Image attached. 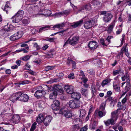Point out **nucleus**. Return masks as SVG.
Returning a JSON list of instances; mask_svg holds the SVG:
<instances>
[{
	"label": "nucleus",
	"instance_id": "obj_1",
	"mask_svg": "<svg viewBox=\"0 0 131 131\" xmlns=\"http://www.w3.org/2000/svg\"><path fill=\"white\" fill-rule=\"evenodd\" d=\"M69 104L70 107L71 108H78L80 106V101L78 100H71L69 101Z\"/></svg>",
	"mask_w": 131,
	"mask_h": 131
},
{
	"label": "nucleus",
	"instance_id": "obj_2",
	"mask_svg": "<svg viewBox=\"0 0 131 131\" xmlns=\"http://www.w3.org/2000/svg\"><path fill=\"white\" fill-rule=\"evenodd\" d=\"M45 92L42 86H39L34 94L35 96L36 97H40L43 96Z\"/></svg>",
	"mask_w": 131,
	"mask_h": 131
},
{
	"label": "nucleus",
	"instance_id": "obj_3",
	"mask_svg": "<svg viewBox=\"0 0 131 131\" xmlns=\"http://www.w3.org/2000/svg\"><path fill=\"white\" fill-rule=\"evenodd\" d=\"M54 113L55 114L57 113L61 114L67 118L71 117L72 116V114L70 111L67 110H65L63 109L60 110L59 112H57L56 113L55 112Z\"/></svg>",
	"mask_w": 131,
	"mask_h": 131
},
{
	"label": "nucleus",
	"instance_id": "obj_4",
	"mask_svg": "<svg viewBox=\"0 0 131 131\" xmlns=\"http://www.w3.org/2000/svg\"><path fill=\"white\" fill-rule=\"evenodd\" d=\"M21 95V93L20 92L14 93L10 97V100L13 102H15L18 100H19L20 96Z\"/></svg>",
	"mask_w": 131,
	"mask_h": 131
},
{
	"label": "nucleus",
	"instance_id": "obj_5",
	"mask_svg": "<svg viewBox=\"0 0 131 131\" xmlns=\"http://www.w3.org/2000/svg\"><path fill=\"white\" fill-rule=\"evenodd\" d=\"M22 35V32L21 31H19L11 36L10 37V39L11 40L14 41L20 38Z\"/></svg>",
	"mask_w": 131,
	"mask_h": 131
},
{
	"label": "nucleus",
	"instance_id": "obj_6",
	"mask_svg": "<svg viewBox=\"0 0 131 131\" xmlns=\"http://www.w3.org/2000/svg\"><path fill=\"white\" fill-rule=\"evenodd\" d=\"M88 18V17H85L79 21L73 22L72 23V24L71 25V26L72 27L74 28H75L78 27L80 26L83 23V21H84L86 20H87V19Z\"/></svg>",
	"mask_w": 131,
	"mask_h": 131
},
{
	"label": "nucleus",
	"instance_id": "obj_7",
	"mask_svg": "<svg viewBox=\"0 0 131 131\" xmlns=\"http://www.w3.org/2000/svg\"><path fill=\"white\" fill-rule=\"evenodd\" d=\"M20 120V118L19 115L17 114L14 115L10 120V122L15 124L18 123Z\"/></svg>",
	"mask_w": 131,
	"mask_h": 131
},
{
	"label": "nucleus",
	"instance_id": "obj_8",
	"mask_svg": "<svg viewBox=\"0 0 131 131\" xmlns=\"http://www.w3.org/2000/svg\"><path fill=\"white\" fill-rule=\"evenodd\" d=\"M64 90L67 93L72 94L74 92V88L73 86L70 85H66L64 86Z\"/></svg>",
	"mask_w": 131,
	"mask_h": 131
},
{
	"label": "nucleus",
	"instance_id": "obj_9",
	"mask_svg": "<svg viewBox=\"0 0 131 131\" xmlns=\"http://www.w3.org/2000/svg\"><path fill=\"white\" fill-rule=\"evenodd\" d=\"M98 46V43L95 41H90L89 42L88 47L90 49L94 50Z\"/></svg>",
	"mask_w": 131,
	"mask_h": 131
},
{
	"label": "nucleus",
	"instance_id": "obj_10",
	"mask_svg": "<svg viewBox=\"0 0 131 131\" xmlns=\"http://www.w3.org/2000/svg\"><path fill=\"white\" fill-rule=\"evenodd\" d=\"M54 90L56 95H61L63 93V91L61 86L59 85H56L54 86Z\"/></svg>",
	"mask_w": 131,
	"mask_h": 131
},
{
	"label": "nucleus",
	"instance_id": "obj_11",
	"mask_svg": "<svg viewBox=\"0 0 131 131\" xmlns=\"http://www.w3.org/2000/svg\"><path fill=\"white\" fill-rule=\"evenodd\" d=\"M60 102L58 100L53 101V103L51 105L52 109L54 111H58L59 109Z\"/></svg>",
	"mask_w": 131,
	"mask_h": 131
},
{
	"label": "nucleus",
	"instance_id": "obj_12",
	"mask_svg": "<svg viewBox=\"0 0 131 131\" xmlns=\"http://www.w3.org/2000/svg\"><path fill=\"white\" fill-rule=\"evenodd\" d=\"M51 14V11L48 10H40L38 15H43L45 17L49 16Z\"/></svg>",
	"mask_w": 131,
	"mask_h": 131
},
{
	"label": "nucleus",
	"instance_id": "obj_13",
	"mask_svg": "<svg viewBox=\"0 0 131 131\" xmlns=\"http://www.w3.org/2000/svg\"><path fill=\"white\" fill-rule=\"evenodd\" d=\"M112 17L113 15L111 14L107 13L104 16L103 20L105 22H108L111 20Z\"/></svg>",
	"mask_w": 131,
	"mask_h": 131
},
{
	"label": "nucleus",
	"instance_id": "obj_14",
	"mask_svg": "<svg viewBox=\"0 0 131 131\" xmlns=\"http://www.w3.org/2000/svg\"><path fill=\"white\" fill-rule=\"evenodd\" d=\"M121 108H118L117 110L111 113V118L115 122L117 118L118 111L121 110Z\"/></svg>",
	"mask_w": 131,
	"mask_h": 131
},
{
	"label": "nucleus",
	"instance_id": "obj_15",
	"mask_svg": "<svg viewBox=\"0 0 131 131\" xmlns=\"http://www.w3.org/2000/svg\"><path fill=\"white\" fill-rule=\"evenodd\" d=\"M93 22L94 21L92 20L85 22L84 26V27L87 29L90 28L92 26Z\"/></svg>",
	"mask_w": 131,
	"mask_h": 131
},
{
	"label": "nucleus",
	"instance_id": "obj_16",
	"mask_svg": "<svg viewBox=\"0 0 131 131\" xmlns=\"http://www.w3.org/2000/svg\"><path fill=\"white\" fill-rule=\"evenodd\" d=\"M70 11L69 10H65L63 11L55 13L54 15L57 17H61V16L67 15L69 14Z\"/></svg>",
	"mask_w": 131,
	"mask_h": 131
},
{
	"label": "nucleus",
	"instance_id": "obj_17",
	"mask_svg": "<svg viewBox=\"0 0 131 131\" xmlns=\"http://www.w3.org/2000/svg\"><path fill=\"white\" fill-rule=\"evenodd\" d=\"M29 97L28 95L26 94L22 93L20 96L19 100L24 102H27L29 99Z\"/></svg>",
	"mask_w": 131,
	"mask_h": 131
},
{
	"label": "nucleus",
	"instance_id": "obj_18",
	"mask_svg": "<svg viewBox=\"0 0 131 131\" xmlns=\"http://www.w3.org/2000/svg\"><path fill=\"white\" fill-rule=\"evenodd\" d=\"M71 97L75 100H79L81 97V95L78 92H74L71 95Z\"/></svg>",
	"mask_w": 131,
	"mask_h": 131
},
{
	"label": "nucleus",
	"instance_id": "obj_19",
	"mask_svg": "<svg viewBox=\"0 0 131 131\" xmlns=\"http://www.w3.org/2000/svg\"><path fill=\"white\" fill-rule=\"evenodd\" d=\"M79 39L78 36H76L73 37L71 39H70V44L72 46L75 45L77 43V42Z\"/></svg>",
	"mask_w": 131,
	"mask_h": 131
},
{
	"label": "nucleus",
	"instance_id": "obj_20",
	"mask_svg": "<svg viewBox=\"0 0 131 131\" xmlns=\"http://www.w3.org/2000/svg\"><path fill=\"white\" fill-rule=\"evenodd\" d=\"M52 117L51 116H46L44 119V124L46 126H47L50 123Z\"/></svg>",
	"mask_w": 131,
	"mask_h": 131
},
{
	"label": "nucleus",
	"instance_id": "obj_21",
	"mask_svg": "<svg viewBox=\"0 0 131 131\" xmlns=\"http://www.w3.org/2000/svg\"><path fill=\"white\" fill-rule=\"evenodd\" d=\"M22 18L16 14L12 18V20L14 23H17L20 21Z\"/></svg>",
	"mask_w": 131,
	"mask_h": 131
},
{
	"label": "nucleus",
	"instance_id": "obj_22",
	"mask_svg": "<svg viewBox=\"0 0 131 131\" xmlns=\"http://www.w3.org/2000/svg\"><path fill=\"white\" fill-rule=\"evenodd\" d=\"M115 122L114 120L111 118L108 119L106 121H104V122L107 126H109L110 124L111 125H113L115 123Z\"/></svg>",
	"mask_w": 131,
	"mask_h": 131
},
{
	"label": "nucleus",
	"instance_id": "obj_23",
	"mask_svg": "<svg viewBox=\"0 0 131 131\" xmlns=\"http://www.w3.org/2000/svg\"><path fill=\"white\" fill-rule=\"evenodd\" d=\"M64 26V24L63 23L60 24H57L54 25L53 27V30H57V28L58 29H61Z\"/></svg>",
	"mask_w": 131,
	"mask_h": 131
},
{
	"label": "nucleus",
	"instance_id": "obj_24",
	"mask_svg": "<svg viewBox=\"0 0 131 131\" xmlns=\"http://www.w3.org/2000/svg\"><path fill=\"white\" fill-rule=\"evenodd\" d=\"M44 117L42 114H39L37 119V122L39 123H40L43 122L44 120Z\"/></svg>",
	"mask_w": 131,
	"mask_h": 131
},
{
	"label": "nucleus",
	"instance_id": "obj_25",
	"mask_svg": "<svg viewBox=\"0 0 131 131\" xmlns=\"http://www.w3.org/2000/svg\"><path fill=\"white\" fill-rule=\"evenodd\" d=\"M91 7L90 4H88L84 6H83V8L82 9H80L79 10V11H81L82 10L84 9H86L87 10H90Z\"/></svg>",
	"mask_w": 131,
	"mask_h": 131
},
{
	"label": "nucleus",
	"instance_id": "obj_26",
	"mask_svg": "<svg viewBox=\"0 0 131 131\" xmlns=\"http://www.w3.org/2000/svg\"><path fill=\"white\" fill-rule=\"evenodd\" d=\"M88 91L87 89L82 88L81 91V93L84 96L87 97L88 96Z\"/></svg>",
	"mask_w": 131,
	"mask_h": 131
},
{
	"label": "nucleus",
	"instance_id": "obj_27",
	"mask_svg": "<svg viewBox=\"0 0 131 131\" xmlns=\"http://www.w3.org/2000/svg\"><path fill=\"white\" fill-rule=\"evenodd\" d=\"M56 54L55 51L52 50H50L47 54V57L49 58L52 57L53 55Z\"/></svg>",
	"mask_w": 131,
	"mask_h": 131
},
{
	"label": "nucleus",
	"instance_id": "obj_28",
	"mask_svg": "<svg viewBox=\"0 0 131 131\" xmlns=\"http://www.w3.org/2000/svg\"><path fill=\"white\" fill-rule=\"evenodd\" d=\"M80 112V117L81 118H82L84 117L86 114V112L84 109H81L79 110Z\"/></svg>",
	"mask_w": 131,
	"mask_h": 131
},
{
	"label": "nucleus",
	"instance_id": "obj_29",
	"mask_svg": "<svg viewBox=\"0 0 131 131\" xmlns=\"http://www.w3.org/2000/svg\"><path fill=\"white\" fill-rule=\"evenodd\" d=\"M50 27V26L49 25H45L44 26L40 28L39 29V32H41L43 31L48 29Z\"/></svg>",
	"mask_w": 131,
	"mask_h": 131
},
{
	"label": "nucleus",
	"instance_id": "obj_30",
	"mask_svg": "<svg viewBox=\"0 0 131 131\" xmlns=\"http://www.w3.org/2000/svg\"><path fill=\"white\" fill-rule=\"evenodd\" d=\"M115 23L114 22H112L111 24L109 26L108 28V29L107 30L108 33H110L112 30L113 28L114 27Z\"/></svg>",
	"mask_w": 131,
	"mask_h": 131
},
{
	"label": "nucleus",
	"instance_id": "obj_31",
	"mask_svg": "<svg viewBox=\"0 0 131 131\" xmlns=\"http://www.w3.org/2000/svg\"><path fill=\"white\" fill-rule=\"evenodd\" d=\"M126 86L125 88V90L126 92H128L130 89V82H126Z\"/></svg>",
	"mask_w": 131,
	"mask_h": 131
},
{
	"label": "nucleus",
	"instance_id": "obj_32",
	"mask_svg": "<svg viewBox=\"0 0 131 131\" xmlns=\"http://www.w3.org/2000/svg\"><path fill=\"white\" fill-rule=\"evenodd\" d=\"M56 94L54 91L49 94V97L50 99H53L56 98Z\"/></svg>",
	"mask_w": 131,
	"mask_h": 131
},
{
	"label": "nucleus",
	"instance_id": "obj_33",
	"mask_svg": "<svg viewBox=\"0 0 131 131\" xmlns=\"http://www.w3.org/2000/svg\"><path fill=\"white\" fill-rule=\"evenodd\" d=\"M45 104L44 102L41 101L38 103V107L41 109L44 108L45 106Z\"/></svg>",
	"mask_w": 131,
	"mask_h": 131
},
{
	"label": "nucleus",
	"instance_id": "obj_34",
	"mask_svg": "<svg viewBox=\"0 0 131 131\" xmlns=\"http://www.w3.org/2000/svg\"><path fill=\"white\" fill-rule=\"evenodd\" d=\"M110 81L111 80L110 79H107L103 81L101 83V85L102 86L104 87L105 85L110 82Z\"/></svg>",
	"mask_w": 131,
	"mask_h": 131
},
{
	"label": "nucleus",
	"instance_id": "obj_35",
	"mask_svg": "<svg viewBox=\"0 0 131 131\" xmlns=\"http://www.w3.org/2000/svg\"><path fill=\"white\" fill-rule=\"evenodd\" d=\"M127 44H126V46L125 47H123L121 49V54H122V56L123 55V53L124 52L125 53L126 52L128 51V49L126 47Z\"/></svg>",
	"mask_w": 131,
	"mask_h": 131
},
{
	"label": "nucleus",
	"instance_id": "obj_36",
	"mask_svg": "<svg viewBox=\"0 0 131 131\" xmlns=\"http://www.w3.org/2000/svg\"><path fill=\"white\" fill-rule=\"evenodd\" d=\"M106 113V112L105 111L103 112L101 111H99L98 112V115L100 117H102L105 115Z\"/></svg>",
	"mask_w": 131,
	"mask_h": 131
},
{
	"label": "nucleus",
	"instance_id": "obj_37",
	"mask_svg": "<svg viewBox=\"0 0 131 131\" xmlns=\"http://www.w3.org/2000/svg\"><path fill=\"white\" fill-rule=\"evenodd\" d=\"M24 13V12L23 11L19 10L16 14H17V15L19 16V17L20 16V17L22 18Z\"/></svg>",
	"mask_w": 131,
	"mask_h": 131
},
{
	"label": "nucleus",
	"instance_id": "obj_38",
	"mask_svg": "<svg viewBox=\"0 0 131 131\" xmlns=\"http://www.w3.org/2000/svg\"><path fill=\"white\" fill-rule=\"evenodd\" d=\"M121 73V69L114 71H113V75H116L118 74Z\"/></svg>",
	"mask_w": 131,
	"mask_h": 131
},
{
	"label": "nucleus",
	"instance_id": "obj_39",
	"mask_svg": "<svg viewBox=\"0 0 131 131\" xmlns=\"http://www.w3.org/2000/svg\"><path fill=\"white\" fill-rule=\"evenodd\" d=\"M124 75L126 78V82H130V77L127 72H125V74Z\"/></svg>",
	"mask_w": 131,
	"mask_h": 131
},
{
	"label": "nucleus",
	"instance_id": "obj_40",
	"mask_svg": "<svg viewBox=\"0 0 131 131\" xmlns=\"http://www.w3.org/2000/svg\"><path fill=\"white\" fill-rule=\"evenodd\" d=\"M9 3L8 2H7L6 3V5L4 8V11H6L7 13V11L8 10V9L10 8V7L9 6Z\"/></svg>",
	"mask_w": 131,
	"mask_h": 131
},
{
	"label": "nucleus",
	"instance_id": "obj_41",
	"mask_svg": "<svg viewBox=\"0 0 131 131\" xmlns=\"http://www.w3.org/2000/svg\"><path fill=\"white\" fill-rule=\"evenodd\" d=\"M30 57L29 55H27L21 57V59L23 61H26L29 59Z\"/></svg>",
	"mask_w": 131,
	"mask_h": 131
},
{
	"label": "nucleus",
	"instance_id": "obj_42",
	"mask_svg": "<svg viewBox=\"0 0 131 131\" xmlns=\"http://www.w3.org/2000/svg\"><path fill=\"white\" fill-rule=\"evenodd\" d=\"M37 124V123L36 122H35L33 123L31 126L30 131H33L35 130L36 128V126Z\"/></svg>",
	"mask_w": 131,
	"mask_h": 131
},
{
	"label": "nucleus",
	"instance_id": "obj_43",
	"mask_svg": "<svg viewBox=\"0 0 131 131\" xmlns=\"http://www.w3.org/2000/svg\"><path fill=\"white\" fill-rule=\"evenodd\" d=\"M113 87L114 89H115V91L118 92L120 91V88L116 84L114 85H113Z\"/></svg>",
	"mask_w": 131,
	"mask_h": 131
},
{
	"label": "nucleus",
	"instance_id": "obj_44",
	"mask_svg": "<svg viewBox=\"0 0 131 131\" xmlns=\"http://www.w3.org/2000/svg\"><path fill=\"white\" fill-rule=\"evenodd\" d=\"M54 67H55L53 66H47L45 67V70L46 71H48L54 69Z\"/></svg>",
	"mask_w": 131,
	"mask_h": 131
},
{
	"label": "nucleus",
	"instance_id": "obj_45",
	"mask_svg": "<svg viewBox=\"0 0 131 131\" xmlns=\"http://www.w3.org/2000/svg\"><path fill=\"white\" fill-rule=\"evenodd\" d=\"M106 103L105 102L102 103L100 107V110L102 111H103L105 108Z\"/></svg>",
	"mask_w": 131,
	"mask_h": 131
},
{
	"label": "nucleus",
	"instance_id": "obj_46",
	"mask_svg": "<svg viewBox=\"0 0 131 131\" xmlns=\"http://www.w3.org/2000/svg\"><path fill=\"white\" fill-rule=\"evenodd\" d=\"M22 21L23 24L25 25L28 24L29 23V21L27 19H23Z\"/></svg>",
	"mask_w": 131,
	"mask_h": 131
},
{
	"label": "nucleus",
	"instance_id": "obj_47",
	"mask_svg": "<svg viewBox=\"0 0 131 131\" xmlns=\"http://www.w3.org/2000/svg\"><path fill=\"white\" fill-rule=\"evenodd\" d=\"M68 77L70 79H73L74 78V74L72 73H71L70 74L68 75Z\"/></svg>",
	"mask_w": 131,
	"mask_h": 131
},
{
	"label": "nucleus",
	"instance_id": "obj_48",
	"mask_svg": "<svg viewBox=\"0 0 131 131\" xmlns=\"http://www.w3.org/2000/svg\"><path fill=\"white\" fill-rule=\"evenodd\" d=\"M34 47L36 48L37 50H39L40 49V46L38 45L37 43H34Z\"/></svg>",
	"mask_w": 131,
	"mask_h": 131
},
{
	"label": "nucleus",
	"instance_id": "obj_49",
	"mask_svg": "<svg viewBox=\"0 0 131 131\" xmlns=\"http://www.w3.org/2000/svg\"><path fill=\"white\" fill-rule=\"evenodd\" d=\"M70 61L71 63L72 64V66L73 68H75L76 67V63L75 62L72 60L71 59H70Z\"/></svg>",
	"mask_w": 131,
	"mask_h": 131
},
{
	"label": "nucleus",
	"instance_id": "obj_50",
	"mask_svg": "<svg viewBox=\"0 0 131 131\" xmlns=\"http://www.w3.org/2000/svg\"><path fill=\"white\" fill-rule=\"evenodd\" d=\"M125 35L124 34L122 35L121 42V46L123 45V43L125 42Z\"/></svg>",
	"mask_w": 131,
	"mask_h": 131
},
{
	"label": "nucleus",
	"instance_id": "obj_51",
	"mask_svg": "<svg viewBox=\"0 0 131 131\" xmlns=\"http://www.w3.org/2000/svg\"><path fill=\"white\" fill-rule=\"evenodd\" d=\"M55 38H48L46 39V41H49L50 42H53L55 40Z\"/></svg>",
	"mask_w": 131,
	"mask_h": 131
},
{
	"label": "nucleus",
	"instance_id": "obj_52",
	"mask_svg": "<svg viewBox=\"0 0 131 131\" xmlns=\"http://www.w3.org/2000/svg\"><path fill=\"white\" fill-rule=\"evenodd\" d=\"M33 9L32 7H30L28 10V12L31 14H34V11H33Z\"/></svg>",
	"mask_w": 131,
	"mask_h": 131
},
{
	"label": "nucleus",
	"instance_id": "obj_53",
	"mask_svg": "<svg viewBox=\"0 0 131 131\" xmlns=\"http://www.w3.org/2000/svg\"><path fill=\"white\" fill-rule=\"evenodd\" d=\"M128 99V96L127 95H126L125 97L122 100V103H125L126 101Z\"/></svg>",
	"mask_w": 131,
	"mask_h": 131
},
{
	"label": "nucleus",
	"instance_id": "obj_54",
	"mask_svg": "<svg viewBox=\"0 0 131 131\" xmlns=\"http://www.w3.org/2000/svg\"><path fill=\"white\" fill-rule=\"evenodd\" d=\"M10 29H7L6 28L4 30H2L1 31V32L4 33V34H7V32L9 31L10 30Z\"/></svg>",
	"mask_w": 131,
	"mask_h": 131
},
{
	"label": "nucleus",
	"instance_id": "obj_55",
	"mask_svg": "<svg viewBox=\"0 0 131 131\" xmlns=\"http://www.w3.org/2000/svg\"><path fill=\"white\" fill-rule=\"evenodd\" d=\"M113 38V37L112 36H107L106 39V40L108 42V43L111 42L110 39Z\"/></svg>",
	"mask_w": 131,
	"mask_h": 131
},
{
	"label": "nucleus",
	"instance_id": "obj_56",
	"mask_svg": "<svg viewBox=\"0 0 131 131\" xmlns=\"http://www.w3.org/2000/svg\"><path fill=\"white\" fill-rule=\"evenodd\" d=\"M87 127V126L85 125L83 127L81 128L80 131H86L88 129Z\"/></svg>",
	"mask_w": 131,
	"mask_h": 131
},
{
	"label": "nucleus",
	"instance_id": "obj_57",
	"mask_svg": "<svg viewBox=\"0 0 131 131\" xmlns=\"http://www.w3.org/2000/svg\"><path fill=\"white\" fill-rule=\"evenodd\" d=\"M100 42L103 45L107 46L104 43V40L103 38H101L100 39Z\"/></svg>",
	"mask_w": 131,
	"mask_h": 131
},
{
	"label": "nucleus",
	"instance_id": "obj_58",
	"mask_svg": "<svg viewBox=\"0 0 131 131\" xmlns=\"http://www.w3.org/2000/svg\"><path fill=\"white\" fill-rule=\"evenodd\" d=\"M122 29H118L116 32V34L117 35H118L120 34L122 31Z\"/></svg>",
	"mask_w": 131,
	"mask_h": 131
},
{
	"label": "nucleus",
	"instance_id": "obj_59",
	"mask_svg": "<svg viewBox=\"0 0 131 131\" xmlns=\"http://www.w3.org/2000/svg\"><path fill=\"white\" fill-rule=\"evenodd\" d=\"M81 79L82 80L83 82L84 83H86L88 81L87 79L84 78V77L81 78Z\"/></svg>",
	"mask_w": 131,
	"mask_h": 131
},
{
	"label": "nucleus",
	"instance_id": "obj_60",
	"mask_svg": "<svg viewBox=\"0 0 131 131\" xmlns=\"http://www.w3.org/2000/svg\"><path fill=\"white\" fill-rule=\"evenodd\" d=\"M5 72L6 74H10L11 73V71L10 69H7L6 70Z\"/></svg>",
	"mask_w": 131,
	"mask_h": 131
},
{
	"label": "nucleus",
	"instance_id": "obj_61",
	"mask_svg": "<svg viewBox=\"0 0 131 131\" xmlns=\"http://www.w3.org/2000/svg\"><path fill=\"white\" fill-rule=\"evenodd\" d=\"M28 72L29 73L32 75H35L36 74V73L34 71H32L30 70L28 71Z\"/></svg>",
	"mask_w": 131,
	"mask_h": 131
},
{
	"label": "nucleus",
	"instance_id": "obj_62",
	"mask_svg": "<svg viewBox=\"0 0 131 131\" xmlns=\"http://www.w3.org/2000/svg\"><path fill=\"white\" fill-rule=\"evenodd\" d=\"M70 39H68L67 41L63 45V46L64 47L66 46H67L69 43L70 44Z\"/></svg>",
	"mask_w": 131,
	"mask_h": 131
},
{
	"label": "nucleus",
	"instance_id": "obj_63",
	"mask_svg": "<svg viewBox=\"0 0 131 131\" xmlns=\"http://www.w3.org/2000/svg\"><path fill=\"white\" fill-rule=\"evenodd\" d=\"M28 82H29L28 81V80L25 81H24L21 82L20 83V84H26L28 83Z\"/></svg>",
	"mask_w": 131,
	"mask_h": 131
},
{
	"label": "nucleus",
	"instance_id": "obj_64",
	"mask_svg": "<svg viewBox=\"0 0 131 131\" xmlns=\"http://www.w3.org/2000/svg\"><path fill=\"white\" fill-rule=\"evenodd\" d=\"M49 47L47 45H44L42 48V49L44 50H46Z\"/></svg>",
	"mask_w": 131,
	"mask_h": 131
}]
</instances>
